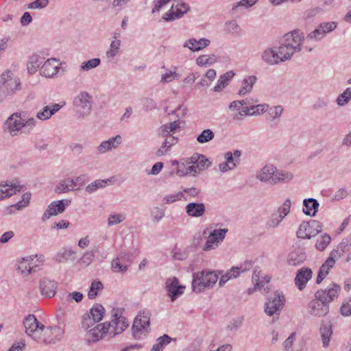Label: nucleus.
<instances>
[{
    "label": "nucleus",
    "instance_id": "1",
    "mask_svg": "<svg viewBox=\"0 0 351 351\" xmlns=\"http://www.w3.org/2000/svg\"><path fill=\"white\" fill-rule=\"evenodd\" d=\"M341 291L340 285L331 283L326 289L317 291L313 299L307 305L308 313L315 317H322L329 312V303L338 297Z\"/></svg>",
    "mask_w": 351,
    "mask_h": 351
},
{
    "label": "nucleus",
    "instance_id": "2",
    "mask_svg": "<svg viewBox=\"0 0 351 351\" xmlns=\"http://www.w3.org/2000/svg\"><path fill=\"white\" fill-rule=\"evenodd\" d=\"M113 316L114 318L110 322L99 324L90 331L93 335V341L99 340L107 332L112 333L114 335L121 333L128 326L125 317H118L117 313H114Z\"/></svg>",
    "mask_w": 351,
    "mask_h": 351
},
{
    "label": "nucleus",
    "instance_id": "3",
    "mask_svg": "<svg viewBox=\"0 0 351 351\" xmlns=\"http://www.w3.org/2000/svg\"><path fill=\"white\" fill-rule=\"evenodd\" d=\"M304 40V34L300 29H295L285 34L279 40L280 48L290 60L293 56L302 50Z\"/></svg>",
    "mask_w": 351,
    "mask_h": 351
},
{
    "label": "nucleus",
    "instance_id": "4",
    "mask_svg": "<svg viewBox=\"0 0 351 351\" xmlns=\"http://www.w3.org/2000/svg\"><path fill=\"white\" fill-rule=\"evenodd\" d=\"M218 278L219 275L214 271L204 270L194 273L192 282L193 289L195 292H202L206 289L212 287Z\"/></svg>",
    "mask_w": 351,
    "mask_h": 351
},
{
    "label": "nucleus",
    "instance_id": "5",
    "mask_svg": "<svg viewBox=\"0 0 351 351\" xmlns=\"http://www.w3.org/2000/svg\"><path fill=\"white\" fill-rule=\"evenodd\" d=\"M150 313L139 312L134 320L132 327V336L135 339H141L150 330Z\"/></svg>",
    "mask_w": 351,
    "mask_h": 351
},
{
    "label": "nucleus",
    "instance_id": "6",
    "mask_svg": "<svg viewBox=\"0 0 351 351\" xmlns=\"http://www.w3.org/2000/svg\"><path fill=\"white\" fill-rule=\"evenodd\" d=\"M285 295L278 291H275L273 295L269 297L267 302L265 303V313L268 316H273L278 319L280 312L285 306Z\"/></svg>",
    "mask_w": 351,
    "mask_h": 351
},
{
    "label": "nucleus",
    "instance_id": "7",
    "mask_svg": "<svg viewBox=\"0 0 351 351\" xmlns=\"http://www.w3.org/2000/svg\"><path fill=\"white\" fill-rule=\"evenodd\" d=\"M74 110L78 119H84L91 111L93 99L87 92H81L74 99Z\"/></svg>",
    "mask_w": 351,
    "mask_h": 351
},
{
    "label": "nucleus",
    "instance_id": "8",
    "mask_svg": "<svg viewBox=\"0 0 351 351\" xmlns=\"http://www.w3.org/2000/svg\"><path fill=\"white\" fill-rule=\"evenodd\" d=\"M23 326L27 335L37 341L41 340V335L43 330H45V326L37 320L34 315L29 314L26 316L23 321Z\"/></svg>",
    "mask_w": 351,
    "mask_h": 351
},
{
    "label": "nucleus",
    "instance_id": "9",
    "mask_svg": "<svg viewBox=\"0 0 351 351\" xmlns=\"http://www.w3.org/2000/svg\"><path fill=\"white\" fill-rule=\"evenodd\" d=\"M21 88V82L16 77H13L11 71H5L0 77V92L4 91L6 95H12Z\"/></svg>",
    "mask_w": 351,
    "mask_h": 351
},
{
    "label": "nucleus",
    "instance_id": "10",
    "mask_svg": "<svg viewBox=\"0 0 351 351\" xmlns=\"http://www.w3.org/2000/svg\"><path fill=\"white\" fill-rule=\"evenodd\" d=\"M261 58L263 62L271 66L278 64L289 60L280 45L278 47L267 48L262 53Z\"/></svg>",
    "mask_w": 351,
    "mask_h": 351
},
{
    "label": "nucleus",
    "instance_id": "11",
    "mask_svg": "<svg viewBox=\"0 0 351 351\" xmlns=\"http://www.w3.org/2000/svg\"><path fill=\"white\" fill-rule=\"evenodd\" d=\"M322 224L317 221H303L297 231V237L301 239H311L322 230Z\"/></svg>",
    "mask_w": 351,
    "mask_h": 351
},
{
    "label": "nucleus",
    "instance_id": "12",
    "mask_svg": "<svg viewBox=\"0 0 351 351\" xmlns=\"http://www.w3.org/2000/svg\"><path fill=\"white\" fill-rule=\"evenodd\" d=\"M189 10L190 7L188 4L181 0H174L169 12H165L162 18L165 21H173L182 17Z\"/></svg>",
    "mask_w": 351,
    "mask_h": 351
},
{
    "label": "nucleus",
    "instance_id": "13",
    "mask_svg": "<svg viewBox=\"0 0 351 351\" xmlns=\"http://www.w3.org/2000/svg\"><path fill=\"white\" fill-rule=\"evenodd\" d=\"M64 333V328L60 326H45V330L42 332L43 337H41V340L39 341L45 343H55L63 339Z\"/></svg>",
    "mask_w": 351,
    "mask_h": 351
},
{
    "label": "nucleus",
    "instance_id": "14",
    "mask_svg": "<svg viewBox=\"0 0 351 351\" xmlns=\"http://www.w3.org/2000/svg\"><path fill=\"white\" fill-rule=\"evenodd\" d=\"M228 229H215L211 231L207 238L206 242L203 247L204 251H209L215 249L223 241Z\"/></svg>",
    "mask_w": 351,
    "mask_h": 351
},
{
    "label": "nucleus",
    "instance_id": "15",
    "mask_svg": "<svg viewBox=\"0 0 351 351\" xmlns=\"http://www.w3.org/2000/svg\"><path fill=\"white\" fill-rule=\"evenodd\" d=\"M341 256V254L339 250H332L329 257L326 259L325 263L319 268L318 275L316 280V283L319 284L328 274L330 269L333 267L336 260Z\"/></svg>",
    "mask_w": 351,
    "mask_h": 351
},
{
    "label": "nucleus",
    "instance_id": "16",
    "mask_svg": "<svg viewBox=\"0 0 351 351\" xmlns=\"http://www.w3.org/2000/svg\"><path fill=\"white\" fill-rule=\"evenodd\" d=\"M167 294L172 302L184 293L185 286L180 284L176 277L169 278L165 282Z\"/></svg>",
    "mask_w": 351,
    "mask_h": 351
},
{
    "label": "nucleus",
    "instance_id": "17",
    "mask_svg": "<svg viewBox=\"0 0 351 351\" xmlns=\"http://www.w3.org/2000/svg\"><path fill=\"white\" fill-rule=\"evenodd\" d=\"M64 202H66L67 205H69V203L71 202L70 200L63 199L54 201L51 202L49 205L46 211L43 215V221H45L46 219H49L51 216L57 215L58 214L62 213L66 208V204L64 203Z\"/></svg>",
    "mask_w": 351,
    "mask_h": 351
},
{
    "label": "nucleus",
    "instance_id": "18",
    "mask_svg": "<svg viewBox=\"0 0 351 351\" xmlns=\"http://www.w3.org/2000/svg\"><path fill=\"white\" fill-rule=\"evenodd\" d=\"M5 125L9 133L15 136L18 132L24 128L23 120L21 119V114L16 112L12 114L5 121Z\"/></svg>",
    "mask_w": 351,
    "mask_h": 351
},
{
    "label": "nucleus",
    "instance_id": "19",
    "mask_svg": "<svg viewBox=\"0 0 351 351\" xmlns=\"http://www.w3.org/2000/svg\"><path fill=\"white\" fill-rule=\"evenodd\" d=\"M60 69V63L55 58L48 59L40 68V73L47 77H53Z\"/></svg>",
    "mask_w": 351,
    "mask_h": 351
},
{
    "label": "nucleus",
    "instance_id": "20",
    "mask_svg": "<svg viewBox=\"0 0 351 351\" xmlns=\"http://www.w3.org/2000/svg\"><path fill=\"white\" fill-rule=\"evenodd\" d=\"M311 276L312 271L311 269L303 267L299 269L295 278V284L298 289L300 291L303 290Z\"/></svg>",
    "mask_w": 351,
    "mask_h": 351
},
{
    "label": "nucleus",
    "instance_id": "21",
    "mask_svg": "<svg viewBox=\"0 0 351 351\" xmlns=\"http://www.w3.org/2000/svg\"><path fill=\"white\" fill-rule=\"evenodd\" d=\"M322 346L328 348L332 335V325L330 321H323L319 328Z\"/></svg>",
    "mask_w": 351,
    "mask_h": 351
},
{
    "label": "nucleus",
    "instance_id": "22",
    "mask_svg": "<svg viewBox=\"0 0 351 351\" xmlns=\"http://www.w3.org/2000/svg\"><path fill=\"white\" fill-rule=\"evenodd\" d=\"M57 289L56 282L48 278H43L40 282V289L41 294L47 298H52L55 295Z\"/></svg>",
    "mask_w": 351,
    "mask_h": 351
},
{
    "label": "nucleus",
    "instance_id": "23",
    "mask_svg": "<svg viewBox=\"0 0 351 351\" xmlns=\"http://www.w3.org/2000/svg\"><path fill=\"white\" fill-rule=\"evenodd\" d=\"M306 256L302 249H296L290 252L287 257V264L289 266L297 267L302 264Z\"/></svg>",
    "mask_w": 351,
    "mask_h": 351
},
{
    "label": "nucleus",
    "instance_id": "24",
    "mask_svg": "<svg viewBox=\"0 0 351 351\" xmlns=\"http://www.w3.org/2000/svg\"><path fill=\"white\" fill-rule=\"evenodd\" d=\"M275 171L276 167L273 165H266L261 170L256 172V178L261 182L271 184Z\"/></svg>",
    "mask_w": 351,
    "mask_h": 351
},
{
    "label": "nucleus",
    "instance_id": "25",
    "mask_svg": "<svg viewBox=\"0 0 351 351\" xmlns=\"http://www.w3.org/2000/svg\"><path fill=\"white\" fill-rule=\"evenodd\" d=\"M186 213L189 216L193 217H202L205 211V205L203 203L191 202L185 207Z\"/></svg>",
    "mask_w": 351,
    "mask_h": 351
},
{
    "label": "nucleus",
    "instance_id": "26",
    "mask_svg": "<svg viewBox=\"0 0 351 351\" xmlns=\"http://www.w3.org/2000/svg\"><path fill=\"white\" fill-rule=\"evenodd\" d=\"M0 186H1L0 189V199L10 197L16 192H19L22 189L21 185L14 182H11L10 184H0Z\"/></svg>",
    "mask_w": 351,
    "mask_h": 351
},
{
    "label": "nucleus",
    "instance_id": "27",
    "mask_svg": "<svg viewBox=\"0 0 351 351\" xmlns=\"http://www.w3.org/2000/svg\"><path fill=\"white\" fill-rule=\"evenodd\" d=\"M62 106L58 104H54L51 106H46L43 108L42 110L37 112L36 118L41 121L47 120L52 115L55 114L58 110H60Z\"/></svg>",
    "mask_w": 351,
    "mask_h": 351
},
{
    "label": "nucleus",
    "instance_id": "28",
    "mask_svg": "<svg viewBox=\"0 0 351 351\" xmlns=\"http://www.w3.org/2000/svg\"><path fill=\"white\" fill-rule=\"evenodd\" d=\"M319 204L316 199L308 198L303 200V213L311 217H315L318 211Z\"/></svg>",
    "mask_w": 351,
    "mask_h": 351
},
{
    "label": "nucleus",
    "instance_id": "29",
    "mask_svg": "<svg viewBox=\"0 0 351 351\" xmlns=\"http://www.w3.org/2000/svg\"><path fill=\"white\" fill-rule=\"evenodd\" d=\"M180 128L178 121H174L162 125L158 130V133L162 137L171 136L177 129Z\"/></svg>",
    "mask_w": 351,
    "mask_h": 351
},
{
    "label": "nucleus",
    "instance_id": "30",
    "mask_svg": "<svg viewBox=\"0 0 351 351\" xmlns=\"http://www.w3.org/2000/svg\"><path fill=\"white\" fill-rule=\"evenodd\" d=\"M34 258L32 256L23 258L19 263L18 269L24 275H28L32 272H35L34 265L33 264Z\"/></svg>",
    "mask_w": 351,
    "mask_h": 351
},
{
    "label": "nucleus",
    "instance_id": "31",
    "mask_svg": "<svg viewBox=\"0 0 351 351\" xmlns=\"http://www.w3.org/2000/svg\"><path fill=\"white\" fill-rule=\"evenodd\" d=\"M200 172L198 165L194 161L182 165L178 169V173L180 176L189 175L195 176Z\"/></svg>",
    "mask_w": 351,
    "mask_h": 351
},
{
    "label": "nucleus",
    "instance_id": "32",
    "mask_svg": "<svg viewBox=\"0 0 351 351\" xmlns=\"http://www.w3.org/2000/svg\"><path fill=\"white\" fill-rule=\"evenodd\" d=\"M31 195L29 193H25L22 195V199L19 201L16 204L11 205L7 207L4 213L5 215H12L15 210H21V208L26 207L30 199Z\"/></svg>",
    "mask_w": 351,
    "mask_h": 351
},
{
    "label": "nucleus",
    "instance_id": "33",
    "mask_svg": "<svg viewBox=\"0 0 351 351\" xmlns=\"http://www.w3.org/2000/svg\"><path fill=\"white\" fill-rule=\"evenodd\" d=\"M293 174L286 171L278 170L276 167V171L273 176L272 184H278L282 182H288L293 179Z\"/></svg>",
    "mask_w": 351,
    "mask_h": 351
},
{
    "label": "nucleus",
    "instance_id": "34",
    "mask_svg": "<svg viewBox=\"0 0 351 351\" xmlns=\"http://www.w3.org/2000/svg\"><path fill=\"white\" fill-rule=\"evenodd\" d=\"M44 62V58L38 55L33 54L29 57L27 64V71L29 74L35 73L41 64Z\"/></svg>",
    "mask_w": 351,
    "mask_h": 351
},
{
    "label": "nucleus",
    "instance_id": "35",
    "mask_svg": "<svg viewBox=\"0 0 351 351\" xmlns=\"http://www.w3.org/2000/svg\"><path fill=\"white\" fill-rule=\"evenodd\" d=\"M256 80L257 79L255 75H250L245 78L242 81L241 87L239 90L238 94L240 96H243L247 93H250L252 91L253 86L256 82Z\"/></svg>",
    "mask_w": 351,
    "mask_h": 351
},
{
    "label": "nucleus",
    "instance_id": "36",
    "mask_svg": "<svg viewBox=\"0 0 351 351\" xmlns=\"http://www.w3.org/2000/svg\"><path fill=\"white\" fill-rule=\"evenodd\" d=\"M235 73L232 71H227L226 73L221 75L218 81L217 85L214 87V91L220 92L221 91L234 76Z\"/></svg>",
    "mask_w": 351,
    "mask_h": 351
},
{
    "label": "nucleus",
    "instance_id": "37",
    "mask_svg": "<svg viewBox=\"0 0 351 351\" xmlns=\"http://www.w3.org/2000/svg\"><path fill=\"white\" fill-rule=\"evenodd\" d=\"M73 191H75V189L73 186V178H71L61 180L55 188V192L58 194Z\"/></svg>",
    "mask_w": 351,
    "mask_h": 351
},
{
    "label": "nucleus",
    "instance_id": "38",
    "mask_svg": "<svg viewBox=\"0 0 351 351\" xmlns=\"http://www.w3.org/2000/svg\"><path fill=\"white\" fill-rule=\"evenodd\" d=\"M56 261L59 263H65L68 261L75 259V253L73 250H64L58 252L55 257Z\"/></svg>",
    "mask_w": 351,
    "mask_h": 351
},
{
    "label": "nucleus",
    "instance_id": "39",
    "mask_svg": "<svg viewBox=\"0 0 351 351\" xmlns=\"http://www.w3.org/2000/svg\"><path fill=\"white\" fill-rule=\"evenodd\" d=\"M114 40H112L110 49L106 51V56L107 59L111 60L113 59L119 53L120 45H121V41L119 40L116 39V36H114Z\"/></svg>",
    "mask_w": 351,
    "mask_h": 351
},
{
    "label": "nucleus",
    "instance_id": "40",
    "mask_svg": "<svg viewBox=\"0 0 351 351\" xmlns=\"http://www.w3.org/2000/svg\"><path fill=\"white\" fill-rule=\"evenodd\" d=\"M171 341V338L169 335H164L156 339V343L152 346V350L162 351L164 348L167 346Z\"/></svg>",
    "mask_w": 351,
    "mask_h": 351
},
{
    "label": "nucleus",
    "instance_id": "41",
    "mask_svg": "<svg viewBox=\"0 0 351 351\" xmlns=\"http://www.w3.org/2000/svg\"><path fill=\"white\" fill-rule=\"evenodd\" d=\"M89 313L93 317V320L99 322L104 317L105 308L100 304H96L90 309Z\"/></svg>",
    "mask_w": 351,
    "mask_h": 351
},
{
    "label": "nucleus",
    "instance_id": "42",
    "mask_svg": "<svg viewBox=\"0 0 351 351\" xmlns=\"http://www.w3.org/2000/svg\"><path fill=\"white\" fill-rule=\"evenodd\" d=\"M126 219V214L123 213H112L109 215L107 224L109 227L118 225Z\"/></svg>",
    "mask_w": 351,
    "mask_h": 351
},
{
    "label": "nucleus",
    "instance_id": "43",
    "mask_svg": "<svg viewBox=\"0 0 351 351\" xmlns=\"http://www.w3.org/2000/svg\"><path fill=\"white\" fill-rule=\"evenodd\" d=\"M104 286L101 282L95 280L92 282L88 296L90 299H94L98 295V292L103 289Z\"/></svg>",
    "mask_w": 351,
    "mask_h": 351
},
{
    "label": "nucleus",
    "instance_id": "44",
    "mask_svg": "<svg viewBox=\"0 0 351 351\" xmlns=\"http://www.w3.org/2000/svg\"><path fill=\"white\" fill-rule=\"evenodd\" d=\"M215 137L214 132L210 130H204L197 137V141L199 143H206L212 141Z\"/></svg>",
    "mask_w": 351,
    "mask_h": 351
},
{
    "label": "nucleus",
    "instance_id": "45",
    "mask_svg": "<svg viewBox=\"0 0 351 351\" xmlns=\"http://www.w3.org/2000/svg\"><path fill=\"white\" fill-rule=\"evenodd\" d=\"M282 219L283 218L278 213H273L266 223V228L267 229L276 228L278 226Z\"/></svg>",
    "mask_w": 351,
    "mask_h": 351
},
{
    "label": "nucleus",
    "instance_id": "46",
    "mask_svg": "<svg viewBox=\"0 0 351 351\" xmlns=\"http://www.w3.org/2000/svg\"><path fill=\"white\" fill-rule=\"evenodd\" d=\"M101 60L99 58H93L86 62H83L80 65V70L88 71L98 66Z\"/></svg>",
    "mask_w": 351,
    "mask_h": 351
},
{
    "label": "nucleus",
    "instance_id": "47",
    "mask_svg": "<svg viewBox=\"0 0 351 351\" xmlns=\"http://www.w3.org/2000/svg\"><path fill=\"white\" fill-rule=\"evenodd\" d=\"M351 99V89L350 88H348L346 89V90L340 94L337 99V103L339 106H343L348 103V101Z\"/></svg>",
    "mask_w": 351,
    "mask_h": 351
},
{
    "label": "nucleus",
    "instance_id": "48",
    "mask_svg": "<svg viewBox=\"0 0 351 351\" xmlns=\"http://www.w3.org/2000/svg\"><path fill=\"white\" fill-rule=\"evenodd\" d=\"M330 237L328 234H325L317 239L315 243V247L319 251H323L330 243Z\"/></svg>",
    "mask_w": 351,
    "mask_h": 351
},
{
    "label": "nucleus",
    "instance_id": "49",
    "mask_svg": "<svg viewBox=\"0 0 351 351\" xmlns=\"http://www.w3.org/2000/svg\"><path fill=\"white\" fill-rule=\"evenodd\" d=\"M257 1L258 0H241L232 6V11L234 13L237 12L240 7L249 8L255 5Z\"/></svg>",
    "mask_w": 351,
    "mask_h": 351
},
{
    "label": "nucleus",
    "instance_id": "50",
    "mask_svg": "<svg viewBox=\"0 0 351 351\" xmlns=\"http://www.w3.org/2000/svg\"><path fill=\"white\" fill-rule=\"evenodd\" d=\"M107 181L104 180H98L90 184L86 187V191L88 193H92L96 191L98 189L103 188L105 186Z\"/></svg>",
    "mask_w": 351,
    "mask_h": 351
},
{
    "label": "nucleus",
    "instance_id": "51",
    "mask_svg": "<svg viewBox=\"0 0 351 351\" xmlns=\"http://www.w3.org/2000/svg\"><path fill=\"white\" fill-rule=\"evenodd\" d=\"M128 265H123L121 263L119 257L114 258L112 261V269L115 272L124 273L128 270Z\"/></svg>",
    "mask_w": 351,
    "mask_h": 351
},
{
    "label": "nucleus",
    "instance_id": "52",
    "mask_svg": "<svg viewBox=\"0 0 351 351\" xmlns=\"http://www.w3.org/2000/svg\"><path fill=\"white\" fill-rule=\"evenodd\" d=\"M252 267V263L251 261H245L237 267H232L231 269L234 270V273H237V277L242 273L249 271Z\"/></svg>",
    "mask_w": 351,
    "mask_h": 351
},
{
    "label": "nucleus",
    "instance_id": "53",
    "mask_svg": "<svg viewBox=\"0 0 351 351\" xmlns=\"http://www.w3.org/2000/svg\"><path fill=\"white\" fill-rule=\"evenodd\" d=\"M84 298V295L81 292L79 291H73L71 293H69L68 294L64 295L63 299L66 302H71L72 300L75 301L77 303L80 302Z\"/></svg>",
    "mask_w": 351,
    "mask_h": 351
},
{
    "label": "nucleus",
    "instance_id": "54",
    "mask_svg": "<svg viewBox=\"0 0 351 351\" xmlns=\"http://www.w3.org/2000/svg\"><path fill=\"white\" fill-rule=\"evenodd\" d=\"M225 30L228 33L232 34H239L240 28L236 21H230L226 23Z\"/></svg>",
    "mask_w": 351,
    "mask_h": 351
},
{
    "label": "nucleus",
    "instance_id": "55",
    "mask_svg": "<svg viewBox=\"0 0 351 351\" xmlns=\"http://www.w3.org/2000/svg\"><path fill=\"white\" fill-rule=\"evenodd\" d=\"M325 36L324 34L322 32V29L320 28V24L317 26L316 29L310 32L307 38L309 40H315L317 41L321 40Z\"/></svg>",
    "mask_w": 351,
    "mask_h": 351
},
{
    "label": "nucleus",
    "instance_id": "56",
    "mask_svg": "<svg viewBox=\"0 0 351 351\" xmlns=\"http://www.w3.org/2000/svg\"><path fill=\"white\" fill-rule=\"evenodd\" d=\"M165 216V210L158 206L154 207L151 211L152 219L154 222H158Z\"/></svg>",
    "mask_w": 351,
    "mask_h": 351
},
{
    "label": "nucleus",
    "instance_id": "57",
    "mask_svg": "<svg viewBox=\"0 0 351 351\" xmlns=\"http://www.w3.org/2000/svg\"><path fill=\"white\" fill-rule=\"evenodd\" d=\"M97 322L93 320V317L90 313H86L83 315L82 319V326L84 329H88L93 326Z\"/></svg>",
    "mask_w": 351,
    "mask_h": 351
},
{
    "label": "nucleus",
    "instance_id": "58",
    "mask_svg": "<svg viewBox=\"0 0 351 351\" xmlns=\"http://www.w3.org/2000/svg\"><path fill=\"white\" fill-rule=\"evenodd\" d=\"M267 110L268 114L270 116L271 121H274L279 118L284 111V109L281 106L271 107Z\"/></svg>",
    "mask_w": 351,
    "mask_h": 351
},
{
    "label": "nucleus",
    "instance_id": "59",
    "mask_svg": "<svg viewBox=\"0 0 351 351\" xmlns=\"http://www.w3.org/2000/svg\"><path fill=\"white\" fill-rule=\"evenodd\" d=\"M291 205V200L289 199H287L285 201L283 205L278 208L276 213H278L284 219L290 212Z\"/></svg>",
    "mask_w": 351,
    "mask_h": 351
},
{
    "label": "nucleus",
    "instance_id": "60",
    "mask_svg": "<svg viewBox=\"0 0 351 351\" xmlns=\"http://www.w3.org/2000/svg\"><path fill=\"white\" fill-rule=\"evenodd\" d=\"M236 278H237V273L234 274V270L230 269L224 275L221 276L219 281V286L223 287L229 280Z\"/></svg>",
    "mask_w": 351,
    "mask_h": 351
},
{
    "label": "nucleus",
    "instance_id": "61",
    "mask_svg": "<svg viewBox=\"0 0 351 351\" xmlns=\"http://www.w3.org/2000/svg\"><path fill=\"white\" fill-rule=\"evenodd\" d=\"M198 167L199 168L200 171L206 169L210 165V162L203 155H199L197 158L194 161Z\"/></svg>",
    "mask_w": 351,
    "mask_h": 351
},
{
    "label": "nucleus",
    "instance_id": "62",
    "mask_svg": "<svg viewBox=\"0 0 351 351\" xmlns=\"http://www.w3.org/2000/svg\"><path fill=\"white\" fill-rule=\"evenodd\" d=\"M108 145H109L110 150L117 148L122 143V137L118 134L112 137L106 141Z\"/></svg>",
    "mask_w": 351,
    "mask_h": 351
},
{
    "label": "nucleus",
    "instance_id": "63",
    "mask_svg": "<svg viewBox=\"0 0 351 351\" xmlns=\"http://www.w3.org/2000/svg\"><path fill=\"white\" fill-rule=\"evenodd\" d=\"M184 194L182 192H178L176 194L166 195L162 198L164 204H171L176 202L177 200L181 199Z\"/></svg>",
    "mask_w": 351,
    "mask_h": 351
},
{
    "label": "nucleus",
    "instance_id": "64",
    "mask_svg": "<svg viewBox=\"0 0 351 351\" xmlns=\"http://www.w3.org/2000/svg\"><path fill=\"white\" fill-rule=\"evenodd\" d=\"M340 311L343 316L351 315V300H346L343 303Z\"/></svg>",
    "mask_w": 351,
    "mask_h": 351
}]
</instances>
